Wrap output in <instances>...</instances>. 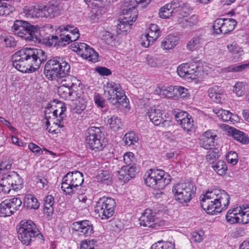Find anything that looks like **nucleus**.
Instances as JSON below:
<instances>
[{"label":"nucleus","mask_w":249,"mask_h":249,"mask_svg":"<svg viewBox=\"0 0 249 249\" xmlns=\"http://www.w3.org/2000/svg\"><path fill=\"white\" fill-rule=\"evenodd\" d=\"M47 58V55L43 50L25 48L12 55V65L22 72H33L38 69Z\"/></svg>","instance_id":"obj_1"},{"label":"nucleus","mask_w":249,"mask_h":249,"mask_svg":"<svg viewBox=\"0 0 249 249\" xmlns=\"http://www.w3.org/2000/svg\"><path fill=\"white\" fill-rule=\"evenodd\" d=\"M230 196L223 190L207 191L200 196L201 206L207 213L212 214L226 209L230 203Z\"/></svg>","instance_id":"obj_2"},{"label":"nucleus","mask_w":249,"mask_h":249,"mask_svg":"<svg viewBox=\"0 0 249 249\" xmlns=\"http://www.w3.org/2000/svg\"><path fill=\"white\" fill-rule=\"evenodd\" d=\"M151 0H124L123 6V13L126 16L125 19L120 21L117 25V32L118 34L127 32L130 29V26L135 21L138 17V11L136 7L141 4L142 7L148 5Z\"/></svg>","instance_id":"obj_3"},{"label":"nucleus","mask_w":249,"mask_h":249,"mask_svg":"<svg viewBox=\"0 0 249 249\" xmlns=\"http://www.w3.org/2000/svg\"><path fill=\"white\" fill-rule=\"evenodd\" d=\"M70 70V65L63 58L56 56L46 62L44 73L49 80H57L68 74Z\"/></svg>","instance_id":"obj_4"},{"label":"nucleus","mask_w":249,"mask_h":249,"mask_svg":"<svg viewBox=\"0 0 249 249\" xmlns=\"http://www.w3.org/2000/svg\"><path fill=\"white\" fill-rule=\"evenodd\" d=\"M60 107L52 111L47 109L45 111V124L46 129L49 132L57 134L60 133L64 127L63 119L66 107L64 105L60 104Z\"/></svg>","instance_id":"obj_5"},{"label":"nucleus","mask_w":249,"mask_h":249,"mask_svg":"<svg viewBox=\"0 0 249 249\" xmlns=\"http://www.w3.org/2000/svg\"><path fill=\"white\" fill-rule=\"evenodd\" d=\"M145 184L155 190L163 189L171 181L170 176L161 169H150L144 175Z\"/></svg>","instance_id":"obj_6"},{"label":"nucleus","mask_w":249,"mask_h":249,"mask_svg":"<svg viewBox=\"0 0 249 249\" xmlns=\"http://www.w3.org/2000/svg\"><path fill=\"white\" fill-rule=\"evenodd\" d=\"M56 32L59 36H52L51 40L54 45L65 46L72 41L77 40L80 37V33L76 27L70 25H62L58 27Z\"/></svg>","instance_id":"obj_7"},{"label":"nucleus","mask_w":249,"mask_h":249,"mask_svg":"<svg viewBox=\"0 0 249 249\" xmlns=\"http://www.w3.org/2000/svg\"><path fill=\"white\" fill-rule=\"evenodd\" d=\"M15 35L27 41L36 42L38 40L36 34L38 28L30 23L19 20H17L12 27Z\"/></svg>","instance_id":"obj_8"},{"label":"nucleus","mask_w":249,"mask_h":249,"mask_svg":"<svg viewBox=\"0 0 249 249\" xmlns=\"http://www.w3.org/2000/svg\"><path fill=\"white\" fill-rule=\"evenodd\" d=\"M102 127L90 126L86 133V142L89 148L95 151H100L105 146Z\"/></svg>","instance_id":"obj_9"},{"label":"nucleus","mask_w":249,"mask_h":249,"mask_svg":"<svg viewBox=\"0 0 249 249\" xmlns=\"http://www.w3.org/2000/svg\"><path fill=\"white\" fill-rule=\"evenodd\" d=\"M196 187L192 182L178 183L172 187V193L178 202L183 204L189 202L195 195Z\"/></svg>","instance_id":"obj_10"},{"label":"nucleus","mask_w":249,"mask_h":249,"mask_svg":"<svg viewBox=\"0 0 249 249\" xmlns=\"http://www.w3.org/2000/svg\"><path fill=\"white\" fill-rule=\"evenodd\" d=\"M177 72L179 76L187 79L201 78L205 74L202 63L199 61L181 64L177 68Z\"/></svg>","instance_id":"obj_11"},{"label":"nucleus","mask_w":249,"mask_h":249,"mask_svg":"<svg viewBox=\"0 0 249 249\" xmlns=\"http://www.w3.org/2000/svg\"><path fill=\"white\" fill-rule=\"evenodd\" d=\"M105 96L112 104H122L126 102V96L120 84L109 81L104 86Z\"/></svg>","instance_id":"obj_12"},{"label":"nucleus","mask_w":249,"mask_h":249,"mask_svg":"<svg viewBox=\"0 0 249 249\" xmlns=\"http://www.w3.org/2000/svg\"><path fill=\"white\" fill-rule=\"evenodd\" d=\"M84 181L83 175L78 171L68 173L63 178L61 188L66 194H73Z\"/></svg>","instance_id":"obj_13"},{"label":"nucleus","mask_w":249,"mask_h":249,"mask_svg":"<svg viewBox=\"0 0 249 249\" xmlns=\"http://www.w3.org/2000/svg\"><path fill=\"white\" fill-rule=\"evenodd\" d=\"M18 237L24 245H29L39 234L36 224L31 220L22 221L18 229Z\"/></svg>","instance_id":"obj_14"},{"label":"nucleus","mask_w":249,"mask_h":249,"mask_svg":"<svg viewBox=\"0 0 249 249\" xmlns=\"http://www.w3.org/2000/svg\"><path fill=\"white\" fill-rule=\"evenodd\" d=\"M0 186L2 192L9 194L11 190L16 191L22 188V180L17 172L4 173L0 178Z\"/></svg>","instance_id":"obj_15"},{"label":"nucleus","mask_w":249,"mask_h":249,"mask_svg":"<svg viewBox=\"0 0 249 249\" xmlns=\"http://www.w3.org/2000/svg\"><path fill=\"white\" fill-rule=\"evenodd\" d=\"M115 206L116 202L114 199L103 196L97 201L95 212L99 213L102 219H107L113 215Z\"/></svg>","instance_id":"obj_16"},{"label":"nucleus","mask_w":249,"mask_h":249,"mask_svg":"<svg viewBox=\"0 0 249 249\" xmlns=\"http://www.w3.org/2000/svg\"><path fill=\"white\" fill-rule=\"evenodd\" d=\"M71 47L73 51L89 61L95 62L98 59V53L84 43L75 42L71 45Z\"/></svg>","instance_id":"obj_17"},{"label":"nucleus","mask_w":249,"mask_h":249,"mask_svg":"<svg viewBox=\"0 0 249 249\" xmlns=\"http://www.w3.org/2000/svg\"><path fill=\"white\" fill-rule=\"evenodd\" d=\"M236 24L237 21L233 18L216 19L213 25V32L217 35L229 33L234 29Z\"/></svg>","instance_id":"obj_18"},{"label":"nucleus","mask_w":249,"mask_h":249,"mask_svg":"<svg viewBox=\"0 0 249 249\" xmlns=\"http://www.w3.org/2000/svg\"><path fill=\"white\" fill-rule=\"evenodd\" d=\"M149 118L155 125H159L167 128L172 124L170 120L165 119L163 116L162 111L160 107L154 106L148 111Z\"/></svg>","instance_id":"obj_19"},{"label":"nucleus","mask_w":249,"mask_h":249,"mask_svg":"<svg viewBox=\"0 0 249 249\" xmlns=\"http://www.w3.org/2000/svg\"><path fill=\"white\" fill-rule=\"evenodd\" d=\"M22 204L19 198L13 197L7 199L0 204V213L1 216L6 217L11 215L17 210H19Z\"/></svg>","instance_id":"obj_20"},{"label":"nucleus","mask_w":249,"mask_h":249,"mask_svg":"<svg viewBox=\"0 0 249 249\" xmlns=\"http://www.w3.org/2000/svg\"><path fill=\"white\" fill-rule=\"evenodd\" d=\"M182 3L178 0H172L161 7L159 13L160 18H168L173 16V14L181 12L182 9Z\"/></svg>","instance_id":"obj_21"},{"label":"nucleus","mask_w":249,"mask_h":249,"mask_svg":"<svg viewBox=\"0 0 249 249\" xmlns=\"http://www.w3.org/2000/svg\"><path fill=\"white\" fill-rule=\"evenodd\" d=\"M141 226L148 228H155L158 225V219L155 217L152 211L146 209L139 218Z\"/></svg>","instance_id":"obj_22"},{"label":"nucleus","mask_w":249,"mask_h":249,"mask_svg":"<svg viewBox=\"0 0 249 249\" xmlns=\"http://www.w3.org/2000/svg\"><path fill=\"white\" fill-rule=\"evenodd\" d=\"M217 133L214 130H208L202 135L200 140V145L206 149H210L213 146Z\"/></svg>","instance_id":"obj_23"},{"label":"nucleus","mask_w":249,"mask_h":249,"mask_svg":"<svg viewBox=\"0 0 249 249\" xmlns=\"http://www.w3.org/2000/svg\"><path fill=\"white\" fill-rule=\"evenodd\" d=\"M73 229L78 234L85 236H90L93 233L92 225L89 221H82L73 224Z\"/></svg>","instance_id":"obj_24"},{"label":"nucleus","mask_w":249,"mask_h":249,"mask_svg":"<svg viewBox=\"0 0 249 249\" xmlns=\"http://www.w3.org/2000/svg\"><path fill=\"white\" fill-rule=\"evenodd\" d=\"M87 98L84 94L77 95V98H75L71 105V108L73 112L77 114H81L86 108L87 103Z\"/></svg>","instance_id":"obj_25"},{"label":"nucleus","mask_w":249,"mask_h":249,"mask_svg":"<svg viewBox=\"0 0 249 249\" xmlns=\"http://www.w3.org/2000/svg\"><path fill=\"white\" fill-rule=\"evenodd\" d=\"M226 130L228 135L232 137L236 141L243 144H247L249 142L248 137L242 131L229 125L226 126Z\"/></svg>","instance_id":"obj_26"},{"label":"nucleus","mask_w":249,"mask_h":249,"mask_svg":"<svg viewBox=\"0 0 249 249\" xmlns=\"http://www.w3.org/2000/svg\"><path fill=\"white\" fill-rule=\"evenodd\" d=\"M78 90H74L71 88L60 86L58 88V93L60 98L65 100L74 101L79 94Z\"/></svg>","instance_id":"obj_27"},{"label":"nucleus","mask_w":249,"mask_h":249,"mask_svg":"<svg viewBox=\"0 0 249 249\" xmlns=\"http://www.w3.org/2000/svg\"><path fill=\"white\" fill-rule=\"evenodd\" d=\"M179 39L178 36L169 35L161 42V48L163 50L168 51L174 49L179 43Z\"/></svg>","instance_id":"obj_28"},{"label":"nucleus","mask_w":249,"mask_h":249,"mask_svg":"<svg viewBox=\"0 0 249 249\" xmlns=\"http://www.w3.org/2000/svg\"><path fill=\"white\" fill-rule=\"evenodd\" d=\"M209 96L211 100L215 103H220L223 94L222 88L217 86H213L208 90Z\"/></svg>","instance_id":"obj_29"},{"label":"nucleus","mask_w":249,"mask_h":249,"mask_svg":"<svg viewBox=\"0 0 249 249\" xmlns=\"http://www.w3.org/2000/svg\"><path fill=\"white\" fill-rule=\"evenodd\" d=\"M118 173L119 175L122 177V179L128 180L135 177L137 171L136 167L126 165L123 166Z\"/></svg>","instance_id":"obj_30"},{"label":"nucleus","mask_w":249,"mask_h":249,"mask_svg":"<svg viewBox=\"0 0 249 249\" xmlns=\"http://www.w3.org/2000/svg\"><path fill=\"white\" fill-rule=\"evenodd\" d=\"M204 42V39L203 36L200 34H196L187 43V49L189 51H194L199 48Z\"/></svg>","instance_id":"obj_31"},{"label":"nucleus","mask_w":249,"mask_h":249,"mask_svg":"<svg viewBox=\"0 0 249 249\" xmlns=\"http://www.w3.org/2000/svg\"><path fill=\"white\" fill-rule=\"evenodd\" d=\"M81 84V81L76 77L68 75L62 80L61 86L71 88V89L74 90H78Z\"/></svg>","instance_id":"obj_32"},{"label":"nucleus","mask_w":249,"mask_h":249,"mask_svg":"<svg viewBox=\"0 0 249 249\" xmlns=\"http://www.w3.org/2000/svg\"><path fill=\"white\" fill-rule=\"evenodd\" d=\"M24 13L27 18H43V6H30L24 10Z\"/></svg>","instance_id":"obj_33"},{"label":"nucleus","mask_w":249,"mask_h":249,"mask_svg":"<svg viewBox=\"0 0 249 249\" xmlns=\"http://www.w3.org/2000/svg\"><path fill=\"white\" fill-rule=\"evenodd\" d=\"M97 32L99 37L107 44H111L115 39L113 33L107 31L102 27L98 28Z\"/></svg>","instance_id":"obj_34"},{"label":"nucleus","mask_w":249,"mask_h":249,"mask_svg":"<svg viewBox=\"0 0 249 249\" xmlns=\"http://www.w3.org/2000/svg\"><path fill=\"white\" fill-rule=\"evenodd\" d=\"M241 211V207H236L232 210H229L226 215V219L229 223L234 224L236 223H239V213Z\"/></svg>","instance_id":"obj_35"},{"label":"nucleus","mask_w":249,"mask_h":249,"mask_svg":"<svg viewBox=\"0 0 249 249\" xmlns=\"http://www.w3.org/2000/svg\"><path fill=\"white\" fill-rule=\"evenodd\" d=\"M227 48L231 55L233 57V60L235 61H237L240 56V53L243 52L242 48L234 43L227 45Z\"/></svg>","instance_id":"obj_36"},{"label":"nucleus","mask_w":249,"mask_h":249,"mask_svg":"<svg viewBox=\"0 0 249 249\" xmlns=\"http://www.w3.org/2000/svg\"><path fill=\"white\" fill-rule=\"evenodd\" d=\"M107 123L109 127L114 131H118L123 126L121 118L116 115H113L108 118Z\"/></svg>","instance_id":"obj_37"},{"label":"nucleus","mask_w":249,"mask_h":249,"mask_svg":"<svg viewBox=\"0 0 249 249\" xmlns=\"http://www.w3.org/2000/svg\"><path fill=\"white\" fill-rule=\"evenodd\" d=\"M24 204L27 208L30 209H37L39 206L37 199L33 195L29 194L25 197Z\"/></svg>","instance_id":"obj_38"},{"label":"nucleus","mask_w":249,"mask_h":249,"mask_svg":"<svg viewBox=\"0 0 249 249\" xmlns=\"http://www.w3.org/2000/svg\"><path fill=\"white\" fill-rule=\"evenodd\" d=\"M147 36L151 37L152 41H155L160 36V31L158 26L155 24H151L147 30Z\"/></svg>","instance_id":"obj_39"},{"label":"nucleus","mask_w":249,"mask_h":249,"mask_svg":"<svg viewBox=\"0 0 249 249\" xmlns=\"http://www.w3.org/2000/svg\"><path fill=\"white\" fill-rule=\"evenodd\" d=\"M53 198L52 196H46L44 203V213L48 215H50L53 213Z\"/></svg>","instance_id":"obj_40"},{"label":"nucleus","mask_w":249,"mask_h":249,"mask_svg":"<svg viewBox=\"0 0 249 249\" xmlns=\"http://www.w3.org/2000/svg\"><path fill=\"white\" fill-rule=\"evenodd\" d=\"M57 11V7L53 4L43 6V18H53Z\"/></svg>","instance_id":"obj_41"},{"label":"nucleus","mask_w":249,"mask_h":249,"mask_svg":"<svg viewBox=\"0 0 249 249\" xmlns=\"http://www.w3.org/2000/svg\"><path fill=\"white\" fill-rule=\"evenodd\" d=\"M212 166L213 170L221 176L225 175L228 169V167L223 160H219L215 163H213Z\"/></svg>","instance_id":"obj_42"},{"label":"nucleus","mask_w":249,"mask_h":249,"mask_svg":"<svg viewBox=\"0 0 249 249\" xmlns=\"http://www.w3.org/2000/svg\"><path fill=\"white\" fill-rule=\"evenodd\" d=\"M183 17V18H180L181 19H179L178 22L181 23L183 22L184 21L186 22V25L189 26L196 25L200 20V17L197 15H193L188 18H185L184 16Z\"/></svg>","instance_id":"obj_43"},{"label":"nucleus","mask_w":249,"mask_h":249,"mask_svg":"<svg viewBox=\"0 0 249 249\" xmlns=\"http://www.w3.org/2000/svg\"><path fill=\"white\" fill-rule=\"evenodd\" d=\"M213 111L217 117L223 121L228 122L231 120V113L229 111L222 109H215Z\"/></svg>","instance_id":"obj_44"},{"label":"nucleus","mask_w":249,"mask_h":249,"mask_svg":"<svg viewBox=\"0 0 249 249\" xmlns=\"http://www.w3.org/2000/svg\"><path fill=\"white\" fill-rule=\"evenodd\" d=\"M150 249H175V244L171 242L159 241L153 244Z\"/></svg>","instance_id":"obj_45"},{"label":"nucleus","mask_w":249,"mask_h":249,"mask_svg":"<svg viewBox=\"0 0 249 249\" xmlns=\"http://www.w3.org/2000/svg\"><path fill=\"white\" fill-rule=\"evenodd\" d=\"M97 179L107 185L109 184L112 181L111 176L107 171H103L99 173L97 176Z\"/></svg>","instance_id":"obj_46"},{"label":"nucleus","mask_w":249,"mask_h":249,"mask_svg":"<svg viewBox=\"0 0 249 249\" xmlns=\"http://www.w3.org/2000/svg\"><path fill=\"white\" fill-rule=\"evenodd\" d=\"M239 223L246 224L249 223V207L247 208L241 207V211L239 213Z\"/></svg>","instance_id":"obj_47"},{"label":"nucleus","mask_w":249,"mask_h":249,"mask_svg":"<svg viewBox=\"0 0 249 249\" xmlns=\"http://www.w3.org/2000/svg\"><path fill=\"white\" fill-rule=\"evenodd\" d=\"M124 142L128 145H131L136 143L138 141V137L136 133L133 131H130L127 133L124 138Z\"/></svg>","instance_id":"obj_48"},{"label":"nucleus","mask_w":249,"mask_h":249,"mask_svg":"<svg viewBox=\"0 0 249 249\" xmlns=\"http://www.w3.org/2000/svg\"><path fill=\"white\" fill-rule=\"evenodd\" d=\"M182 128L186 131H190L194 127V121L191 117L189 116L186 119H184L179 124Z\"/></svg>","instance_id":"obj_49"},{"label":"nucleus","mask_w":249,"mask_h":249,"mask_svg":"<svg viewBox=\"0 0 249 249\" xmlns=\"http://www.w3.org/2000/svg\"><path fill=\"white\" fill-rule=\"evenodd\" d=\"M249 69V62L240 65H231L225 69L227 72H241L246 69Z\"/></svg>","instance_id":"obj_50"},{"label":"nucleus","mask_w":249,"mask_h":249,"mask_svg":"<svg viewBox=\"0 0 249 249\" xmlns=\"http://www.w3.org/2000/svg\"><path fill=\"white\" fill-rule=\"evenodd\" d=\"M161 96L170 98L175 96V87L169 86L167 88L163 87Z\"/></svg>","instance_id":"obj_51"},{"label":"nucleus","mask_w":249,"mask_h":249,"mask_svg":"<svg viewBox=\"0 0 249 249\" xmlns=\"http://www.w3.org/2000/svg\"><path fill=\"white\" fill-rule=\"evenodd\" d=\"M12 161L9 159H5L0 163V171L4 173L6 170H9L11 168Z\"/></svg>","instance_id":"obj_52"},{"label":"nucleus","mask_w":249,"mask_h":249,"mask_svg":"<svg viewBox=\"0 0 249 249\" xmlns=\"http://www.w3.org/2000/svg\"><path fill=\"white\" fill-rule=\"evenodd\" d=\"M206 155L207 160L211 161L214 159L217 158L220 156L219 151L217 149H209Z\"/></svg>","instance_id":"obj_53"},{"label":"nucleus","mask_w":249,"mask_h":249,"mask_svg":"<svg viewBox=\"0 0 249 249\" xmlns=\"http://www.w3.org/2000/svg\"><path fill=\"white\" fill-rule=\"evenodd\" d=\"M175 96L180 95L182 98H185L188 95V90L187 89L180 86H174Z\"/></svg>","instance_id":"obj_54"},{"label":"nucleus","mask_w":249,"mask_h":249,"mask_svg":"<svg viewBox=\"0 0 249 249\" xmlns=\"http://www.w3.org/2000/svg\"><path fill=\"white\" fill-rule=\"evenodd\" d=\"M174 116L177 122L179 124L182 122V121L186 119V118L188 117L190 115L187 112L178 111L175 112Z\"/></svg>","instance_id":"obj_55"},{"label":"nucleus","mask_w":249,"mask_h":249,"mask_svg":"<svg viewBox=\"0 0 249 249\" xmlns=\"http://www.w3.org/2000/svg\"><path fill=\"white\" fill-rule=\"evenodd\" d=\"M226 158L227 161L232 165H234L237 162L238 155L235 152H229Z\"/></svg>","instance_id":"obj_56"},{"label":"nucleus","mask_w":249,"mask_h":249,"mask_svg":"<svg viewBox=\"0 0 249 249\" xmlns=\"http://www.w3.org/2000/svg\"><path fill=\"white\" fill-rule=\"evenodd\" d=\"M204 237V232L202 231L194 232L192 234V240L196 242H201L203 240Z\"/></svg>","instance_id":"obj_57"},{"label":"nucleus","mask_w":249,"mask_h":249,"mask_svg":"<svg viewBox=\"0 0 249 249\" xmlns=\"http://www.w3.org/2000/svg\"><path fill=\"white\" fill-rule=\"evenodd\" d=\"M12 12V10L9 5H0V16H4L9 15Z\"/></svg>","instance_id":"obj_58"},{"label":"nucleus","mask_w":249,"mask_h":249,"mask_svg":"<svg viewBox=\"0 0 249 249\" xmlns=\"http://www.w3.org/2000/svg\"><path fill=\"white\" fill-rule=\"evenodd\" d=\"M95 241L92 240H85L83 241L81 244V249H95L94 244Z\"/></svg>","instance_id":"obj_59"},{"label":"nucleus","mask_w":249,"mask_h":249,"mask_svg":"<svg viewBox=\"0 0 249 249\" xmlns=\"http://www.w3.org/2000/svg\"><path fill=\"white\" fill-rule=\"evenodd\" d=\"M244 89V85L242 82H237L233 88V91L237 96H241L242 95Z\"/></svg>","instance_id":"obj_60"},{"label":"nucleus","mask_w":249,"mask_h":249,"mask_svg":"<svg viewBox=\"0 0 249 249\" xmlns=\"http://www.w3.org/2000/svg\"><path fill=\"white\" fill-rule=\"evenodd\" d=\"M36 183L40 188L48 186V181L46 178L41 176H38L36 178Z\"/></svg>","instance_id":"obj_61"},{"label":"nucleus","mask_w":249,"mask_h":249,"mask_svg":"<svg viewBox=\"0 0 249 249\" xmlns=\"http://www.w3.org/2000/svg\"><path fill=\"white\" fill-rule=\"evenodd\" d=\"M155 41H152L151 37L148 36L147 34L142 35L141 37V44L144 47H149L151 44L153 43Z\"/></svg>","instance_id":"obj_62"},{"label":"nucleus","mask_w":249,"mask_h":249,"mask_svg":"<svg viewBox=\"0 0 249 249\" xmlns=\"http://www.w3.org/2000/svg\"><path fill=\"white\" fill-rule=\"evenodd\" d=\"M4 44L6 47H14L16 45V41L14 38L11 36L6 37L4 40Z\"/></svg>","instance_id":"obj_63"},{"label":"nucleus","mask_w":249,"mask_h":249,"mask_svg":"<svg viewBox=\"0 0 249 249\" xmlns=\"http://www.w3.org/2000/svg\"><path fill=\"white\" fill-rule=\"evenodd\" d=\"M28 148L32 152L35 153L36 155H39L42 153V151L41 148L35 143H29L28 145Z\"/></svg>","instance_id":"obj_64"}]
</instances>
